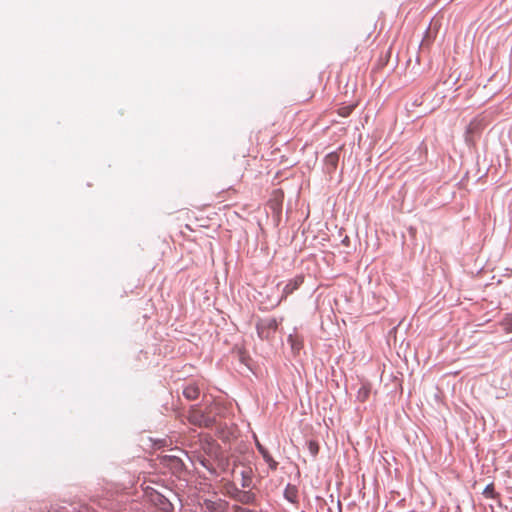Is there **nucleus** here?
Returning <instances> with one entry per match:
<instances>
[{"label":"nucleus","mask_w":512,"mask_h":512,"mask_svg":"<svg viewBox=\"0 0 512 512\" xmlns=\"http://www.w3.org/2000/svg\"><path fill=\"white\" fill-rule=\"evenodd\" d=\"M188 421L190 424L198 427H210L214 423V419L212 417L204 414L196 407H192L189 411Z\"/></svg>","instance_id":"nucleus-1"},{"label":"nucleus","mask_w":512,"mask_h":512,"mask_svg":"<svg viewBox=\"0 0 512 512\" xmlns=\"http://www.w3.org/2000/svg\"><path fill=\"white\" fill-rule=\"evenodd\" d=\"M278 323L275 318L260 320L257 323V333L261 339H269L276 332Z\"/></svg>","instance_id":"nucleus-2"},{"label":"nucleus","mask_w":512,"mask_h":512,"mask_svg":"<svg viewBox=\"0 0 512 512\" xmlns=\"http://www.w3.org/2000/svg\"><path fill=\"white\" fill-rule=\"evenodd\" d=\"M303 281V276H296L295 278L289 280V282L283 288L281 300L286 299L288 295L292 294L295 290H297L303 283Z\"/></svg>","instance_id":"nucleus-3"},{"label":"nucleus","mask_w":512,"mask_h":512,"mask_svg":"<svg viewBox=\"0 0 512 512\" xmlns=\"http://www.w3.org/2000/svg\"><path fill=\"white\" fill-rule=\"evenodd\" d=\"M232 497L242 504H253L255 502V494L250 491L236 490Z\"/></svg>","instance_id":"nucleus-4"},{"label":"nucleus","mask_w":512,"mask_h":512,"mask_svg":"<svg viewBox=\"0 0 512 512\" xmlns=\"http://www.w3.org/2000/svg\"><path fill=\"white\" fill-rule=\"evenodd\" d=\"M205 506L210 512H227L228 510V503L221 499L216 501L207 500Z\"/></svg>","instance_id":"nucleus-5"},{"label":"nucleus","mask_w":512,"mask_h":512,"mask_svg":"<svg viewBox=\"0 0 512 512\" xmlns=\"http://www.w3.org/2000/svg\"><path fill=\"white\" fill-rule=\"evenodd\" d=\"M256 447L260 454L263 456L264 460L268 463L270 469L276 470L278 463L272 458L268 450L259 441H256Z\"/></svg>","instance_id":"nucleus-6"},{"label":"nucleus","mask_w":512,"mask_h":512,"mask_svg":"<svg viewBox=\"0 0 512 512\" xmlns=\"http://www.w3.org/2000/svg\"><path fill=\"white\" fill-rule=\"evenodd\" d=\"M200 394V389L197 384L190 383L183 389V395L187 400H195Z\"/></svg>","instance_id":"nucleus-7"},{"label":"nucleus","mask_w":512,"mask_h":512,"mask_svg":"<svg viewBox=\"0 0 512 512\" xmlns=\"http://www.w3.org/2000/svg\"><path fill=\"white\" fill-rule=\"evenodd\" d=\"M325 165L329 173L336 170L339 162V154L337 152H331L325 157Z\"/></svg>","instance_id":"nucleus-8"},{"label":"nucleus","mask_w":512,"mask_h":512,"mask_svg":"<svg viewBox=\"0 0 512 512\" xmlns=\"http://www.w3.org/2000/svg\"><path fill=\"white\" fill-rule=\"evenodd\" d=\"M479 130H480V122L477 120H472L466 128V133H465L466 142L472 143L473 142V137H472L473 134L477 133Z\"/></svg>","instance_id":"nucleus-9"},{"label":"nucleus","mask_w":512,"mask_h":512,"mask_svg":"<svg viewBox=\"0 0 512 512\" xmlns=\"http://www.w3.org/2000/svg\"><path fill=\"white\" fill-rule=\"evenodd\" d=\"M284 497L291 503H298V489L296 486L288 484L284 490Z\"/></svg>","instance_id":"nucleus-10"},{"label":"nucleus","mask_w":512,"mask_h":512,"mask_svg":"<svg viewBox=\"0 0 512 512\" xmlns=\"http://www.w3.org/2000/svg\"><path fill=\"white\" fill-rule=\"evenodd\" d=\"M371 389L368 385H362L357 392V400L365 402L370 396Z\"/></svg>","instance_id":"nucleus-11"},{"label":"nucleus","mask_w":512,"mask_h":512,"mask_svg":"<svg viewBox=\"0 0 512 512\" xmlns=\"http://www.w3.org/2000/svg\"><path fill=\"white\" fill-rule=\"evenodd\" d=\"M251 472L248 470L242 471V483L241 486L243 488H248L251 485L252 479H251Z\"/></svg>","instance_id":"nucleus-12"},{"label":"nucleus","mask_w":512,"mask_h":512,"mask_svg":"<svg viewBox=\"0 0 512 512\" xmlns=\"http://www.w3.org/2000/svg\"><path fill=\"white\" fill-rule=\"evenodd\" d=\"M483 495L486 498H496L498 496V494L495 491L494 485L492 483L485 487V489L483 491Z\"/></svg>","instance_id":"nucleus-13"},{"label":"nucleus","mask_w":512,"mask_h":512,"mask_svg":"<svg viewBox=\"0 0 512 512\" xmlns=\"http://www.w3.org/2000/svg\"><path fill=\"white\" fill-rule=\"evenodd\" d=\"M354 108H355L354 104L341 107V108L338 109V114L340 116H342V117H347V116H349L352 113Z\"/></svg>","instance_id":"nucleus-14"},{"label":"nucleus","mask_w":512,"mask_h":512,"mask_svg":"<svg viewBox=\"0 0 512 512\" xmlns=\"http://www.w3.org/2000/svg\"><path fill=\"white\" fill-rule=\"evenodd\" d=\"M308 450L311 453V455L316 456L319 452V445L316 441H309L308 443Z\"/></svg>","instance_id":"nucleus-15"},{"label":"nucleus","mask_w":512,"mask_h":512,"mask_svg":"<svg viewBox=\"0 0 512 512\" xmlns=\"http://www.w3.org/2000/svg\"><path fill=\"white\" fill-rule=\"evenodd\" d=\"M288 341L291 343V346H292L293 350H299L300 349V344L295 341V339H294V337L292 335H290L288 337Z\"/></svg>","instance_id":"nucleus-16"},{"label":"nucleus","mask_w":512,"mask_h":512,"mask_svg":"<svg viewBox=\"0 0 512 512\" xmlns=\"http://www.w3.org/2000/svg\"><path fill=\"white\" fill-rule=\"evenodd\" d=\"M233 511L234 512H255L253 510H250V509H246V508H243L241 506H234L233 507Z\"/></svg>","instance_id":"nucleus-17"}]
</instances>
